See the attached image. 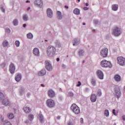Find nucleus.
<instances>
[{"instance_id":"obj_37","label":"nucleus","mask_w":125,"mask_h":125,"mask_svg":"<svg viewBox=\"0 0 125 125\" xmlns=\"http://www.w3.org/2000/svg\"><path fill=\"white\" fill-rule=\"evenodd\" d=\"M3 125H12L10 122H8L7 120L4 121Z\"/></svg>"},{"instance_id":"obj_42","label":"nucleus","mask_w":125,"mask_h":125,"mask_svg":"<svg viewBox=\"0 0 125 125\" xmlns=\"http://www.w3.org/2000/svg\"><path fill=\"white\" fill-rule=\"evenodd\" d=\"M104 115H105L106 117H109V110L105 109L104 110Z\"/></svg>"},{"instance_id":"obj_61","label":"nucleus","mask_w":125,"mask_h":125,"mask_svg":"<svg viewBox=\"0 0 125 125\" xmlns=\"http://www.w3.org/2000/svg\"><path fill=\"white\" fill-rule=\"evenodd\" d=\"M64 8H66V9H68L69 8V6H68L67 5H65L64 6Z\"/></svg>"},{"instance_id":"obj_27","label":"nucleus","mask_w":125,"mask_h":125,"mask_svg":"<svg viewBox=\"0 0 125 125\" xmlns=\"http://www.w3.org/2000/svg\"><path fill=\"white\" fill-rule=\"evenodd\" d=\"M7 116L9 120H12L13 119H14V114H13L12 113H8L7 114Z\"/></svg>"},{"instance_id":"obj_52","label":"nucleus","mask_w":125,"mask_h":125,"mask_svg":"<svg viewBox=\"0 0 125 125\" xmlns=\"http://www.w3.org/2000/svg\"><path fill=\"white\" fill-rule=\"evenodd\" d=\"M67 125H74V124L72 123L71 122H69L67 123Z\"/></svg>"},{"instance_id":"obj_26","label":"nucleus","mask_w":125,"mask_h":125,"mask_svg":"<svg viewBox=\"0 0 125 125\" xmlns=\"http://www.w3.org/2000/svg\"><path fill=\"white\" fill-rule=\"evenodd\" d=\"M23 110L26 114H29L31 112V109H30V107H28L27 106L23 107Z\"/></svg>"},{"instance_id":"obj_24","label":"nucleus","mask_w":125,"mask_h":125,"mask_svg":"<svg viewBox=\"0 0 125 125\" xmlns=\"http://www.w3.org/2000/svg\"><path fill=\"white\" fill-rule=\"evenodd\" d=\"M39 120L42 124H43L44 123V118H43V116L42 114H39Z\"/></svg>"},{"instance_id":"obj_43","label":"nucleus","mask_w":125,"mask_h":125,"mask_svg":"<svg viewBox=\"0 0 125 125\" xmlns=\"http://www.w3.org/2000/svg\"><path fill=\"white\" fill-rule=\"evenodd\" d=\"M0 8L1 10V12L4 13V12H5V9H4V7H3V6L2 5H0Z\"/></svg>"},{"instance_id":"obj_41","label":"nucleus","mask_w":125,"mask_h":125,"mask_svg":"<svg viewBox=\"0 0 125 125\" xmlns=\"http://www.w3.org/2000/svg\"><path fill=\"white\" fill-rule=\"evenodd\" d=\"M15 44V45H16L17 47H19V46H20V42H19V41H16Z\"/></svg>"},{"instance_id":"obj_35","label":"nucleus","mask_w":125,"mask_h":125,"mask_svg":"<svg viewBox=\"0 0 125 125\" xmlns=\"http://www.w3.org/2000/svg\"><path fill=\"white\" fill-rule=\"evenodd\" d=\"M2 44H3V47H6V46L8 45V42L5 40L3 42Z\"/></svg>"},{"instance_id":"obj_63","label":"nucleus","mask_w":125,"mask_h":125,"mask_svg":"<svg viewBox=\"0 0 125 125\" xmlns=\"http://www.w3.org/2000/svg\"><path fill=\"white\" fill-rule=\"evenodd\" d=\"M26 3H30V0H27L26 1Z\"/></svg>"},{"instance_id":"obj_2","label":"nucleus","mask_w":125,"mask_h":125,"mask_svg":"<svg viewBox=\"0 0 125 125\" xmlns=\"http://www.w3.org/2000/svg\"><path fill=\"white\" fill-rule=\"evenodd\" d=\"M70 109L76 115H79V114L81 113L80 107H79V106L75 104H73L71 105Z\"/></svg>"},{"instance_id":"obj_49","label":"nucleus","mask_w":125,"mask_h":125,"mask_svg":"<svg viewBox=\"0 0 125 125\" xmlns=\"http://www.w3.org/2000/svg\"><path fill=\"white\" fill-rule=\"evenodd\" d=\"M112 113L113 115H114V116H117V114H116V109H113Z\"/></svg>"},{"instance_id":"obj_50","label":"nucleus","mask_w":125,"mask_h":125,"mask_svg":"<svg viewBox=\"0 0 125 125\" xmlns=\"http://www.w3.org/2000/svg\"><path fill=\"white\" fill-rule=\"evenodd\" d=\"M83 10H88L89 9V8L87 7H84L83 8Z\"/></svg>"},{"instance_id":"obj_39","label":"nucleus","mask_w":125,"mask_h":125,"mask_svg":"<svg viewBox=\"0 0 125 125\" xmlns=\"http://www.w3.org/2000/svg\"><path fill=\"white\" fill-rule=\"evenodd\" d=\"M97 94L99 96H101L102 95V92L101 91V89H98L97 91Z\"/></svg>"},{"instance_id":"obj_28","label":"nucleus","mask_w":125,"mask_h":125,"mask_svg":"<svg viewBox=\"0 0 125 125\" xmlns=\"http://www.w3.org/2000/svg\"><path fill=\"white\" fill-rule=\"evenodd\" d=\"M13 24L14 26H18V24H19V21H18V19H16L13 21Z\"/></svg>"},{"instance_id":"obj_15","label":"nucleus","mask_w":125,"mask_h":125,"mask_svg":"<svg viewBox=\"0 0 125 125\" xmlns=\"http://www.w3.org/2000/svg\"><path fill=\"white\" fill-rule=\"evenodd\" d=\"M74 46H78L80 44V40L78 38H75L72 41Z\"/></svg>"},{"instance_id":"obj_64","label":"nucleus","mask_w":125,"mask_h":125,"mask_svg":"<svg viewBox=\"0 0 125 125\" xmlns=\"http://www.w3.org/2000/svg\"><path fill=\"white\" fill-rule=\"evenodd\" d=\"M41 86H42V87H44V84H41Z\"/></svg>"},{"instance_id":"obj_10","label":"nucleus","mask_w":125,"mask_h":125,"mask_svg":"<svg viewBox=\"0 0 125 125\" xmlns=\"http://www.w3.org/2000/svg\"><path fill=\"white\" fill-rule=\"evenodd\" d=\"M96 74L98 76V78H99L100 80H103V79H104V74H103V72H102V71L98 70L96 72Z\"/></svg>"},{"instance_id":"obj_55","label":"nucleus","mask_w":125,"mask_h":125,"mask_svg":"<svg viewBox=\"0 0 125 125\" xmlns=\"http://www.w3.org/2000/svg\"><path fill=\"white\" fill-rule=\"evenodd\" d=\"M62 68H63V69H65V68H66V65L63 64L62 65Z\"/></svg>"},{"instance_id":"obj_51","label":"nucleus","mask_w":125,"mask_h":125,"mask_svg":"<svg viewBox=\"0 0 125 125\" xmlns=\"http://www.w3.org/2000/svg\"><path fill=\"white\" fill-rule=\"evenodd\" d=\"M80 122L81 124H83V118H81L80 119Z\"/></svg>"},{"instance_id":"obj_21","label":"nucleus","mask_w":125,"mask_h":125,"mask_svg":"<svg viewBox=\"0 0 125 125\" xmlns=\"http://www.w3.org/2000/svg\"><path fill=\"white\" fill-rule=\"evenodd\" d=\"M46 74V70L43 69L38 72V76H44Z\"/></svg>"},{"instance_id":"obj_8","label":"nucleus","mask_w":125,"mask_h":125,"mask_svg":"<svg viewBox=\"0 0 125 125\" xmlns=\"http://www.w3.org/2000/svg\"><path fill=\"white\" fill-rule=\"evenodd\" d=\"M108 51L107 48L103 49L100 52L101 57L104 58L107 57L108 56Z\"/></svg>"},{"instance_id":"obj_17","label":"nucleus","mask_w":125,"mask_h":125,"mask_svg":"<svg viewBox=\"0 0 125 125\" xmlns=\"http://www.w3.org/2000/svg\"><path fill=\"white\" fill-rule=\"evenodd\" d=\"M21 80H22V75L20 73H18L15 77V80L17 83H19Z\"/></svg>"},{"instance_id":"obj_33","label":"nucleus","mask_w":125,"mask_h":125,"mask_svg":"<svg viewBox=\"0 0 125 125\" xmlns=\"http://www.w3.org/2000/svg\"><path fill=\"white\" fill-rule=\"evenodd\" d=\"M55 44L57 47H58L59 48H60V47H61V43H60V42H59V41L57 40L56 41Z\"/></svg>"},{"instance_id":"obj_56","label":"nucleus","mask_w":125,"mask_h":125,"mask_svg":"<svg viewBox=\"0 0 125 125\" xmlns=\"http://www.w3.org/2000/svg\"><path fill=\"white\" fill-rule=\"evenodd\" d=\"M26 124H27V125H29V123H30V120H27L25 121Z\"/></svg>"},{"instance_id":"obj_5","label":"nucleus","mask_w":125,"mask_h":125,"mask_svg":"<svg viewBox=\"0 0 125 125\" xmlns=\"http://www.w3.org/2000/svg\"><path fill=\"white\" fill-rule=\"evenodd\" d=\"M112 33L115 37H119V36L122 34V30H121V28H120V27H118L117 26L114 27L112 29Z\"/></svg>"},{"instance_id":"obj_34","label":"nucleus","mask_w":125,"mask_h":125,"mask_svg":"<svg viewBox=\"0 0 125 125\" xmlns=\"http://www.w3.org/2000/svg\"><path fill=\"white\" fill-rule=\"evenodd\" d=\"M84 53V51H83V49L80 50L78 52V54L79 56H83Z\"/></svg>"},{"instance_id":"obj_59","label":"nucleus","mask_w":125,"mask_h":125,"mask_svg":"<svg viewBox=\"0 0 125 125\" xmlns=\"http://www.w3.org/2000/svg\"><path fill=\"white\" fill-rule=\"evenodd\" d=\"M26 26H27V24H26V23H24L23 24V28H26Z\"/></svg>"},{"instance_id":"obj_32","label":"nucleus","mask_w":125,"mask_h":125,"mask_svg":"<svg viewBox=\"0 0 125 125\" xmlns=\"http://www.w3.org/2000/svg\"><path fill=\"white\" fill-rule=\"evenodd\" d=\"M22 18L23 21H28V20H29V17H28V15L27 14L23 15Z\"/></svg>"},{"instance_id":"obj_48","label":"nucleus","mask_w":125,"mask_h":125,"mask_svg":"<svg viewBox=\"0 0 125 125\" xmlns=\"http://www.w3.org/2000/svg\"><path fill=\"white\" fill-rule=\"evenodd\" d=\"M93 22L95 25H97L98 24V20H94Z\"/></svg>"},{"instance_id":"obj_40","label":"nucleus","mask_w":125,"mask_h":125,"mask_svg":"<svg viewBox=\"0 0 125 125\" xmlns=\"http://www.w3.org/2000/svg\"><path fill=\"white\" fill-rule=\"evenodd\" d=\"M0 99L1 100H3L4 99V95L1 92H0Z\"/></svg>"},{"instance_id":"obj_36","label":"nucleus","mask_w":125,"mask_h":125,"mask_svg":"<svg viewBox=\"0 0 125 125\" xmlns=\"http://www.w3.org/2000/svg\"><path fill=\"white\" fill-rule=\"evenodd\" d=\"M91 83H92L93 86H95L96 85V80H95L94 79H92L91 81Z\"/></svg>"},{"instance_id":"obj_22","label":"nucleus","mask_w":125,"mask_h":125,"mask_svg":"<svg viewBox=\"0 0 125 125\" xmlns=\"http://www.w3.org/2000/svg\"><path fill=\"white\" fill-rule=\"evenodd\" d=\"M114 79L116 82H117V83L121 82V76H120L119 74L115 75L114 76Z\"/></svg>"},{"instance_id":"obj_46","label":"nucleus","mask_w":125,"mask_h":125,"mask_svg":"<svg viewBox=\"0 0 125 125\" xmlns=\"http://www.w3.org/2000/svg\"><path fill=\"white\" fill-rule=\"evenodd\" d=\"M0 66L1 67V68H4L5 67V63L3 62L0 64Z\"/></svg>"},{"instance_id":"obj_3","label":"nucleus","mask_w":125,"mask_h":125,"mask_svg":"<svg viewBox=\"0 0 125 125\" xmlns=\"http://www.w3.org/2000/svg\"><path fill=\"white\" fill-rule=\"evenodd\" d=\"M115 97L117 98L118 100L120 99V98L122 96V92H121V89L120 87L117 86L114 88Z\"/></svg>"},{"instance_id":"obj_12","label":"nucleus","mask_w":125,"mask_h":125,"mask_svg":"<svg viewBox=\"0 0 125 125\" xmlns=\"http://www.w3.org/2000/svg\"><path fill=\"white\" fill-rule=\"evenodd\" d=\"M9 71L11 74H14L15 73V65L13 63H11L9 65Z\"/></svg>"},{"instance_id":"obj_9","label":"nucleus","mask_w":125,"mask_h":125,"mask_svg":"<svg viewBox=\"0 0 125 125\" xmlns=\"http://www.w3.org/2000/svg\"><path fill=\"white\" fill-rule=\"evenodd\" d=\"M43 3L42 2V0H35L34 1V5L37 6V7H42V5Z\"/></svg>"},{"instance_id":"obj_18","label":"nucleus","mask_w":125,"mask_h":125,"mask_svg":"<svg viewBox=\"0 0 125 125\" xmlns=\"http://www.w3.org/2000/svg\"><path fill=\"white\" fill-rule=\"evenodd\" d=\"M97 99V96H96V95H95V94H93L91 95L90 100L91 102H92L93 103L95 102Z\"/></svg>"},{"instance_id":"obj_23","label":"nucleus","mask_w":125,"mask_h":125,"mask_svg":"<svg viewBox=\"0 0 125 125\" xmlns=\"http://www.w3.org/2000/svg\"><path fill=\"white\" fill-rule=\"evenodd\" d=\"M107 61L106 60H103L101 62V65L102 67H103L104 68H106V65L107 64Z\"/></svg>"},{"instance_id":"obj_38","label":"nucleus","mask_w":125,"mask_h":125,"mask_svg":"<svg viewBox=\"0 0 125 125\" xmlns=\"http://www.w3.org/2000/svg\"><path fill=\"white\" fill-rule=\"evenodd\" d=\"M29 120H30V121H33L34 120V115L30 114L28 116Z\"/></svg>"},{"instance_id":"obj_60","label":"nucleus","mask_w":125,"mask_h":125,"mask_svg":"<svg viewBox=\"0 0 125 125\" xmlns=\"http://www.w3.org/2000/svg\"><path fill=\"white\" fill-rule=\"evenodd\" d=\"M122 119H123V121H125V115L122 116Z\"/></svg>"},{"instance_id":"obj_14","label":"nucleus","mask_w":125,"mask_h":125,"mask_svg":"<svg viewBox=\"0 0 125 125\" xmlns=\"http://www.w3.org/2000/svg\"><path fill=\"white\" fill-rule=\"evenodd\" d=\"M33 54L35 56L39 57L40 56V50L38 48H35L33 50Z\"/></svg>"},{"instance_id":"obj_25","label":"nucleus","mask_w":125,"mask_h":125,"mask_svg":"<svg viewBox=\"0 0 125 125\" xmlns=\"http://www.w3.org/2000/svg\"><path fill=\"white\" fill-rule=\"evenodd\" d=\"M80 12H81V10H80V9H79L78 8H75L73 10V13L76 15H80Z\"/></svg>"},{"instance_id":"obj_54","label":"nucleus","mask_w":125,"mask_h":125,"mask_svg":"<svg viewBox=\"0 0 125 125\" xmlns=\"http://www.w3.org/2000/svg\"><path fill=\"white\" fill-rule=\"evenodd\" d=\"M59 100H60L61 101H62V100H63V98L62 96H60L59 97Z\"/></svg>"},{"instance_id":"obj_58","label":"nucleus","mask_w":125,"mask_h":125,"mask_svg":"<svg viewBox=\"0 0 125 125\" xmlns=\"http://www.w3.org/2000/svg\"><path fill=\"white\" fill-rule=\"evenodd\" d=\"M61 117H60V116H58L57 117V120H60Z\"/></svg>"},{"instance_id":"obj_57","label":"nucleus","mask_w":125,"mask_h":125,"mask_svg":"<svg viewBox=\"0 0 125 125\" xmlns=\"http://www.w3.org/2000/svg\"><path fill=\"white\" fill-rule=\"evenodd\" d=\"M56 61L57 62H59V61H60V58H57L56 59Z\"/></svg>"},{"instance_id":"obj_1","label":"nucleus","mask_w":125,"mask_h":125,"mask_svg":"<svg viewBox=\"0 0 125 125\" xmlns=\"http://www.w3.org/2000/svg\"><path fill=\"white\" fill-rule=\"evenodd\" d=\"M47 54L49 57H52L55 52H56V48L53 46H49L47 49Z\"/></svg>"},{"instance_id":"obj_6","label":"nucleus","mask_w":125,"mask_h":125,"mask_svg":"<svg viewBox=\"0 0 125 125\" xmlns=\"http://www.w3.org/2000/svg\"><path fill=\"white\" fill-rule=\"evenodd\" d=\"M46 104L48 108H53L55 106V102L51 99H48L46 102Z\"/></svg>"},{"instance_id":"obj_47","label":"nucleus","mask_w":125,"mask_h":125,"mask_svg":"<svg viewBox=\"0 0 125 125\" xmlns=\"http://www.w3.org/2000/svg\"><path fill=\"white\" fill-rule=\"evenodd\" d=\"M81 85H82V83L80 81H79L78 82V84L76 85V86L79 87L81 86Z\"/></svg>"},{"instance_id":"obj_4","label":"nucleus","mask_w":125,"mask_h":125,"mask_svg":"<svg viewBox=\"0 0 125 125\" xmlns=\"http://www.w3.org/2000/svg\"><path fill=\"white\" fill-rule=\"evenodd\" d=\"M44 65L45 69L47 70V71H49V72H51V71H52L53 67L52 66L51 62H50V61H45L44 62Z\"/></svg>"},{"instance_id":"obj_7","label":"nucleus","mask_w":125,"mask_h":125,"mask_svg":"<svg viewBox=\"0 0 125 125\" xmlns=\"http://www.w3.org/2000/svg\"><path fill=\"white\" fill-rule=\"evenodd\" d=\"M117 61L118 64L120 66H124L125 65V58L123 57H119L117 58Z\"/></svg>"},{"instance_id":"obj_19","label":"nucleus","mask_w":125,"mask_h":125,"mask_svg":"<svg viewBox=\"0 0 125 125\" xmlns=\"http://www.w3.org/2000/svg\"><path fill=\"white\" fill-rule=\"evenodd\" d=\"M111 8L113 11H117L119 9V5L117 4H112L111 6Z\"/></svg>"},{"instance_id":"obj_62","label":"nucleus","mask_w":125,"mask_h":125,"mask_svg":"<svg viewBox=\"0 0 125 125\" xmlns=\"http://www.w3.org/2000/svg\"><path fill=\"white\" fill-rule=\"evenodd\" d=\"M89 5V4H88V3H85V6H88Z\"/></svg>"},{"instance_id":"obj_30","label":"nucleus","mask_w":125,"mask_h":125,"mask_svg":"<svg viewBox=\"0 0 125 125\" xmlns=\"http://www.w3.org/2000/svg\"><path fill=\"white\" fill-rule=\"evenodd\" d=\"M24 93H25V88L21 87L20 89V94L21 96H22Z\"/></svg>"},{"instance_id":"obj_16","label":"nucleus","mask_w":125,"mask_h":125,"mask_svg":"<svg viewBox=\"0 0 125 125\" xmlns=\"http://www.w3.org/2000/svg\"><path fill=\"white\" fill-rule=\"evenodd\" d=\"M2 100V104L3 105H4L5 106H9L10 104V102H9V100H8V99H3V100Z\"/></svg>"},{"instance_id":"obj_31","label":"nucleus","mask_w":125,"mask_h":125,"mask_svg":"<svg viewBox=\"0 0 125 125\" xmlns=\"http://www.w3.org/2000/svg\"><path fill=\"white\" fill-rule=\"evenodd\" d=\"M27 38L29 40H32L33 39V38H34V35L30 32L27 34Z\"/></svg>"},{"instance_id":"obj_45","label":"nucleus","mask_w":125,"mask_h":125,"mask_svg":"<svg viewBox=\"0 0 125 125\" xmlns=\"http://www.w3.org/2000/svg\"><path fill=\"white\" fill-rule=\"evenodd\" d=\"M68 95L70 97H74V93L72 92H69Z\"/></svg>"},{"instance_id":"obj_44","label":"nucleus","mask_w":125,"mask_h":125,"mask_svg":"<svg viewBox=\"0 0 125 125\" xmlns=\"http://www.w3.org/2000/svg\"><path fill=\"white\" fill-rule=\"evenodd\" d=\"M5 30L6 33H7L8 34H10V32H11V30H10V29L9 28L6 27Z\"/></svg>"},{"instance_id":"obj_29","label":"nucleus","mask_w":125,"mask_h":125,"mask_svg":"<svg viewBox=\"0 0 125 125\" xmlns=\"http://www.w3.org/2000/svg\"><path fill=\"white\" fill-rule=\"evenodd\" d=\"M112 67H113L112 63L110 62L107 61L106 62V64L105 65V68H112Z\"/></svg>"},{"instance_id":"obj_20","label":"nucleus","mask_w":125,"mask_h":125,"mask_svg":"<svg viewBox=\"0 0 125 125\" xmlns=\"http://www.w3.org/2000/svg\"><path fill=\"white\" fill-rule=\"evenodd\" d=\"M57 17L58 20H62V18H63V16H62V13L61 12L58 11L57 12Z\"/></svg>"},{"instance_id":"obj_13","label":"nucleus","mask_w":125,"mask_h":125,"mask_svg":"<svg viewBox=\"0 0 125 125\" xmlns=\"http://www.w3.org/2000/svg\"><path fill=\"white\" fill-rule=\"evenodd\" d=\"M48 95L50 98H53L55 96V92L52 89L48 91Z\"/></svg>"},{"instance_id":"obj_11","label":"nucleus","mask_w":125,"mask_h":125,"mask_svg":"<svg viewBox=\"0 0 125 125\" xmlns=\"http://www.w3.org/2000/svg\"><path fill=\"white\" fill-rule=\"evenodd\" d=\"M47 16L48 18H52L53 17V12L51 9L48 8L46 10Z\"/></svg>"},{"instance_id":"obj_53","label":"nucleus","mask_w":125,"mask_h":125,"mask_svg":"<svg viewBox=\"0 0 125 125\" xmlns=\"http://www.w3.org/2000/svg\"><path fill=\"white\" fill-rule=\"evenodd\" d=\"M26 96H27V97H30V96H31V93H28L26 94Z\"/></svg>"}]
</instances>
